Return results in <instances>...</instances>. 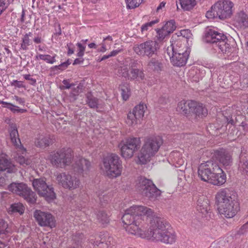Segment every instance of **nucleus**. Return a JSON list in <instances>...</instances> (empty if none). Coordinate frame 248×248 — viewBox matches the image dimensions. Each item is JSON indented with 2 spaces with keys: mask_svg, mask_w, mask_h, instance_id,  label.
I'll use <instances>...</instances> for the list:
<instances>
[{
  "mask_svg": "<svg viewBox=\"0 0 248 248\" xmlns=\"http://www.w3.org/2000/svg\"><path fill=\"white\" fill-rule=\"evenodd\" d=\"M154 215L155 214L150 208L141 205H133L125 210L122 219L128 233L148 238L150 233L149 230L147 231L148 222L151 224Z\"/></svg>",
  "mask_w": 248,
  "mask_h": 248,
  "instance_id": "1",
  "label": "nucleus"
},
{
  "mask_svg": "<svg viewBox=\"0 0 248 248\" xmlns=\"http://www.w3.org/2000/svg\"><path fill=\"white\" fill-rule=\"evenodd\" d=\"M205 42L213 45L215 49L224 55L225 59L235 60L237 58L236 49L228 43V39L224 34L218 32L214 28L206 30L204 36Z\"/></svg>",
  "mask_w": 248,
  "mask_h": 248,
  "instance_id": "2",
  "label": "nucleus"
},
{
  "mask_svg": "<svg viewBox=\"0 0 248 248\" xmlns=\"http://www.w3.org/2000/svg\"><path fill=\"white\" fill-rule=\"evenodd\" d=\"M169 224L163 218L154 215L148 238L153 241L172 244L176 241V234L168 230Z\"/></svg>",
  "mask_w": 248,
  "mask_h": 248,
  "instance_id": "3",
  "label": "nucleus"
},
{
  "mask_svg": "<svg viewBox=\"0 0 248 248\" xmlns=\"http://www.w3.org/2000/svg\"><path fill=\"white\" fill-rule=\"evenodd\" d=\"M198 175L202 180L216 186H221L226 181L225 173L212 161L202 163L199 167Z\"/></svg>",
  "mask_w": 248,
  "mask_h": 248,
  "instance_id": "4",
  "label": "nucleus"
},
{
  "mask_svg": "<svg viewBox=\"0 0 248 248\" xmlns=\"http://www.w3.org/2000/svg\"><path fill=\"white\" fill-rule=\"evenodd\" d=\"M217 209L220 214L227 218L233 217L239 210L238 202L228 188L219 190L216 196Z\"/></svg>",
  "mask_w": 248,
  "mask_h": 248,
  "instance_id": "5",
  "label": "nucleus"
},
{
  "mask_svg": "<svg viewBox=\"0 0 248 248\" xmlns=\"http://www.w3.org/2000/svg\"><path fill=\"white\" fill-rule=\"evenodd\" d=\"M163 144V140L159 137H151L145 140L139 155V159L142 164L150 161L158 151Z\"/></svg>",
  "mask_w": 248,
  "mask_h": 248,
  "instance_id": "6",
  "label": "nucleus"
},
{
  "mask_svg": "<svg viewBox=\"0 0 248 248\" xmlns=\"http://www.w3.org/2000/svg\"><path fill=\"white\" fill-rule=\"evenodd\" d=\"M233 7V3L230 0H218L212 6L211 10L206 12V17L221 19L230 18L232 15Z\"/></svg>",
  "mask_w": 248,
  "mask_h": 248,
  "instance_id": "7",
  "label": "nucleus"
},
{
  "mask_svg": "<svg viewBox=\"0 0 248 248\" xmlns=\"http://www.w3.org/2000/svg\"><path fill=\"white\" fill-rule=\"evenodd\" d=\"M190 53L189 48L184 44L180 46L177 44V47L174 49L173 45L168 46L167 53L169 56L170 62L173 65L181 67L185 65L188 58Z\"/></svg>",
  "mask_w": 248,
  "mask_h": 248,
  "instance_id": "8",
  "label": "nucleus"
},
{
  "mask_svg": "<svg viewBox=\"0 0 248 248\" xmlns=\"http://www.w3.org/2000/svg\"><path fill=\"white\" fill-rule=\"evenodd\" d=\"M136 188L140 194L150 200H155L161 195V191L156 187L152 181L145 177H141L138 179Z\"/></svg>",
  "mask_w": 248,
  "mask_h": 248,
  "instance_id": "9",
  "label": "nucleus"
},
{
  "mask_svg": "<svg viewBox=\"0 0 248 248\" xmlns=\"http://www.w3.org/2000/svg\"><path fill=\"white\" fill-rule=\"evenodd\" d=\"M103 165L107 175L109 178L120 176L122 172V162L116 154H111L104 157Z\"/></svg>",
  "mask_w": 248,
  "mask_h": 248,
  "instance_id": "10",
  "label": "nucleus"
},
{
  "mask_svg": "<svg viewBox=\"0 0 248 248\" xmlns=\"http://www.w3.org/2000/svg\"><path fill=\"white\" fill-rule=\"evenodd\" d=\"M73 158L72 151L71 149H62L56 152H51L48 156V159L52 164L57 167H64L71 163Z\"/></svg>",
  "mask_w": 248,
  "mask_h": 248,
  "instance_id": "11",
  "label": "nucleus"
},
{
  "mask_svg": "<svg viewBox=\"0 0 248 248\" xmlns=\"http://www.w3.org/2000/svg\"><path fill=\"white\" fill-rule=\"evenodd\" d=\"M141 141L139 138H129L122 141L118 145L121 155L124 158L132 157L140 148Z\"/></svg>",
  "mask_w": 248,
  "mask_h": 248,
  "instance_id": "12",
  "label": "nucleus"
},
{
  "mask_svg": "<svg viewBox=\"0 0 248 248\" xmlns=\"http://www.w3.org/2000/svg\"><path fill=\"white\" fill-rule=\"evenodd\" d=\"M8 189L13 193L23 197L31 203H34L36 202L35 194L24 183H13L8 186Z\"/></svg>",
  "mask_w": 248,
  "mask_h": 248,
  "instance_id": "13",
  "label": "nucleus"
},
{
  "mask_svg": "<svg viewBox=\"0 0 248 248\" xmlns=\"http://www.w3.org/2000/svg\"><path fill=\"white\" fill-rule=\"evenodd\" d=\"M158 49L159 46L157 42L151 40L136 44L133 47L134 52L138 55L141 57L146 56L148 58L156 54Z\"/></svg>",
  "mask_w": 248,
  "mask_h": 248,
  "instance_id": "14",
  "label": "nucleus"
},
{
  "mask_svg": "<svg viewBox=\"0 0 248 248\" xmlns=\"http://www.w3.org/2000/svg\"><path fill=\"white\" fill-rule=\"evenodd\" d=\"M32 186L38 194L45 198L47 201H50L56 198L53 188L48 186L42 178L35 179L32 182Z\"/></svg>",
  "mask_w": 248,
  "mask_h": 248,
  "instance_id": "15",
  "label": "nucleus"
},
{
  "mask_svg": "<svg viewBox=\"0 0 248 248\" xmlns=\"http://www.w3.org/2000/svg\"><path fill=\"white\" fill-rule=\"evenodd\" d=\"M56 179L59 185L70 190L76 189L80 185V181L78 178L65 172L58 174Z\"/></svg>",
  "mask_w": 248,
  "mask_h": 248,
  "instance_id": "16",
  "label": "nucleus"
},
{
  "mask_svg": "<svg viewBox=\"0 0 248 248\" xmlns=\"http://www.w3.org/2000/svg\"><path fill=\"white\" fill-rule=\"evenodd\" d=\"M33 216L40 226L49 227L51 228L56 226L55 217L49 212L36 210L34 212Z\"/></svg>",
  "mask_w": 248,
  "mask_h": 248,
  "instance_id": "17",
  "label": "nucleus"
},
{
  "mask_svg": "<svg viewBox=\"0 0 248 248\" xmlns=\"http://www.w3.org/2000/svg\"><path fill=\"white\" fill-rule=\"evenodd\" d=\"M146 107L143 104L136 106L132 112L127 114L126 123L129 125H134L140 122L144 116Z\"/></svg>",
  "mask_w": 248,
  "mask_h": 248,
  "instance_id": "18",
  "label": "nucleus"
},
{
  "mask_svg": "<svg viewBox=\"0 0 248 248\" xmlns=\"http://www.w3.org/2000/svg\"><path fill=\"white\" fill-rule=\"evenodd\" d=\"M9 133L11 141L17 150V154L19 153L22 155L25 154L26 150L21 144L16 124H12L10 125Z\"/></svg>",
  "mask_w": 248,
  "mask_h": 248,
  "instance_id": "19",
  "label": "nucleus"
},
{
  "mask_svg": "<svg viewBox=\"0 0 248 248\" xmlns=\"http://www.w3.org/2000/svg\"><path fill=\"white\" fill-rule=\"evenodd\" d=\"M91 166L90 162L82 157H78L74 159L72 165V170L74 172L78 174L84 175L86 174Z\"/></svg>",
  "mask_w": 248,
  "mask_h": 248,
  "instance_id": "20",
  "label": "nucleus"
},
{
  "mask_svg": "<svg viewBox=\"0 0 248 248\" xmlns=\"http://www.w3.org/2000/svg\"><path fill=\"white\" fill-rule=\"evenodd\" d=\"M176 28L175 22L174 20H170L161 28L156 30L157 40L163 41L165 38L170 35Z\"/></svg>",
  "mask_w": 248,
  "mask_h": 248,
  "instance_id": "21",
  "label": "nucleus"
},
{
  "mask_svg": "<svg viewBox=\"0 0 248 248\" xmlns=\"http://www.w3.org/2000/svg\"><path fill=\"white\" fill-rule=\"evenodd\" d=\"M232 24L238 29L244 30L248 28V14L244 11L237 12L233 17Z\"/></svg>",
  "mask_w": 248,
  "mask_h": 248,
  "instance_id": "22",
  "label": "nucleus"
},
{
  "mask_svg": "<svg viewBox=\"0 0 248 248\" xmlns=\"http://www.w3.org/2000/svg\"><path fill=\"white\" fill-rule=\"evenodd\" d=\"M137 63V62L135 61L131 63L128 79L140 81L144 79L145 75L142 70L135 68Z\"/></svg>",
  "mask_w": 248,
  "mask_h": 248,
  "instance_id": "23",
  "label": "nucleus"
},
{
  "mask_svg": "<svg viewBox=\"0 0 248 248\" xmlns=\"http://www.w3.org/2000/svg\"><path fill=\"white\" fill-rule=\"evenodd\" d=\"M189 105L191 108L190 112L194 113L197 116L202 118L207 115V109L202 104L194 101L190 102Z\"/></svg>",
  "mask_w": 248,
  "mask_h": 248,
  "instance_id": "24",
  "label": "nucleus"
},
{
  "mask_svg": "<svg viewBox=\"0 0 248 248\" xmlns=\"http://www.w3.org/2000/svg\"><path fill=\"white\" fill-rule=\"evenodd\" d=\"M217 159L225 166H229L231 163V156L225 150H220L216 152Z\"/></svg>",
  "mask_w": 248,
  "mask_h": 248,
  "instance_id": "25",
  "label": "nucleus"
},
{
  "mask_svg": "<svg viewBox=\"0 0 248 248\" xmlns=\"http://www.w3.org/2000/svg\"><path fill=\"white\" fill-rule=\"evenodd\" d=\"M169 160L175 165L176 167H179L182 166L184 162V159L182 156V154L177 151H174L170 153L169 155Z\"/></svg>",
  "mask_w": 248,
  "mask_h": 248,
  "instance_id": "26",
  "label": "nucleus"
},
{
  "mask_svg": "<svg viewBox=\"0 0 248 248\" xmlns=\"http://www.w3.org/2000/svg\"><path fill=\"white\" fill-rule=\"evenodd\" d=\"M197 209L203 215L208 213L209 203L208 200L203 196H201L197 201Z\"/></svg>",
  "mask_w": 248,
  "mask_h": 248,
  "instance_id": "27",
  "label": "nucleus"
},
{
  "mask_svg": "<svg viewBox=\"0 0 248 248\" xmlns=\"http://www.w3.org/2000/svg\"><path fill=\"white\" fill-rule=\"evenodd\" d=\"M16 170L15 166L7 159L0 158V172L6 171L7 173H13Z\"/></svg>",
  "mask_w": 248,
  "mask_h": 248,
  "instance_id": "28",
  "label": "nucleus"
},
{
  "mask_svg": "<svg viewBox=\"0 0 248 248\" xmlns=\"http://www.w3.org/2000/svg\"><path fill=\"white\" fill-rule=\"evenodd\" d=\"M52 142V140L49 136L40 135L35 141L37 147L43 148L48 146Z\"/></svg>",
  "mask_w": 248,
  "mask_h": 248,
  "instance_id": "29",
  "label": "nucleus"
},
{
  "mask_svg": "<svg viewBox=\"0 0 248 248\" xmlns=\"http://www.w3.org/2000/svg\"><path fill=\"white\" fill-rule=\"evenodd\" d=\"M147 68L149 71L159 72L162 70V64L160 60L152 58L148 62Z\"/></svg>",
  "mask_w": 248,
  "mask_h": 248,
  "instance_id": "30",
  "label": "nucleus"
},
{
  "mask_svg": "<svg viewBox=\"0 0 248 248\" xmlns=\"http://www.w3.org/2000/svg\"><path fill=\"white\" fill-rule=\"evenodd\" d=\"M191 102H194V101H181L178 103L176 110L179 112H182L185 114L190 112L191 108L189 107V104Z\"/></svg>",
  "mask_w": 248,
  "mask_h": 248,
  "instance_id": "31",
  "label": "nucleus"
},
{
  "mask_svg": "<svg viewBox=\"0 0 248 248\" xmlns=\"http://www.w3.org/2000/svg\"><path fill=\"white\" fill-rule=\"evenodd\" d=\"M57 54H53L52 56L48 54H38L35 56V60H41L47 63L53 64L56 62Z\"/></svg>",
  "mask_w": 248,
  "mask_h": 248,
  "instance_id": "32",
  "label": "nucleus"
},
{
  "mask_svg": "<svg viewBox=\"0 0 248 248\" xmlns=\"http://www.w3.org/2000/svg\"><path fill=\"white\" fill-rule=\"evenodd\" d=\"M181 8L184 11H190L196 5V0H178Z\"/></svg>",
  "mask_w": 248,
  "mask_h": 248,
  "instance_id": "33",
  "label": "nucleus"
},
{
  "mask_svg": "<svg viewBox=\"0 0 248 248\" xmlns=\"http://www.w3.org/2000/svg\"><path fill=\"white\" fill-rule=\"evenodd\" d=\"M0 104L6 105L4 107L9 109L13 113H23L27 112V111L26 109L19 108L17 106L2 100H0Z\"/></svg>",
  "mask_w": 248,
  "mask_h": 248,
  "instance_id": "34",
  "label": "nucleus"
},
{
  "mask_svg": "<svg viewBox=\"0 0 248 248\" xmlns=\"http://www.w3.org/2000/svg\"><path fill=\"white\" fill-rule=\"evenodd\" d=\"M7 223L3 219L0 220V237L4 238V235L10 233Z\"/></svg>",
  "mask_w": 248,
  "mask_h": 248,
  "instance_id": "35",
  "label": "nucleus"
},
{
  "mask_svg": "<svg viewBox=\"0 0 248 248\" xmlns=\"http://www.w3.org/2000/svg\"><path fill=\"white\" fill-rule=\"evenodd\" d=\"M9 211L12 213H18L22 215L24 212V207L21 203H15L11 205Z\"/></svg>",
  "mask_w": 248,
  "mask_h": 248,
  "instance_id": "36",
  "label": "nucleus"
},
{
  "mask_svg": "<svg viewBox=\"0 0 248 248\" xmlns=\"http://www.w3.org/2000/svg\"><path fill=\"white\" fill-rule=\"evenodd\" d=\"M86 97L87 104L90 108H95L97 107L98 100L96 98L93 97L90 93H88Z\"/></svg>",
  "mask_w": 248,
  "mask_h": 248,
  "instance_id": "37",
  "label": "nucleus"
},
{
  "mask_svg": "<svg viewBox=\"0 0 248 248\" xmlns=\"http://www.w3.org/2000/svg\"><path fill=\"white\" fill-rule=\"evenodd\" d=\"M98 220L103 224L109 222V217L104 211H99L96 215Z\"/></svg>",
  "mask_w": 248,
  "mask_h": 248,
  "instance_id": "38",
  "label": "nucleus"
},
{
  "mask_svg": "<svg viewBox=\"0 0 248 248\" xmlns=\"http://www.w3.org/2000/svg\"><path fill=\"white\" fill-rule=\"evenodd\" d=\"M120 90L121 91V94L123 99L126 101L127 100L130 96V89L127 85H122L120 86Z\"/></svg>",
  "mask_w": 248,
  "mask_h": 248,
  "instance_id": "39",
  "label": "nucleus"
},
{
  "mask_svg": "<svg viewBox=\"0 0 248 248\" xmlns=\"http://www.w3.org/2000/svg\"><path fill=\"white\" fill-rule=\"evenodd\" d=\"M126 7L128 9H134L142 3V0H125Z\"/></svg>",
  "mask_w": 248,
  "mask_h": 248,
  "instance_id": "40",
  "label": "nucleus"
},
{
  "mask_svg": "<svg viewBox=\"0 0 248 248\" xmlns=\"http://www.w3.org/2000/svg\"><path fill=\"white\" fill-rule=\"evenodd\" d=\"M14 0H0V16Z\"/></svg>",
  "mask_w": 248,
  "mask_h": 248,
  "instance_id": "41",
  "label": "nucleus"
},
{
  "mask_svg": "<svg viewBox=\"0 0 248 248\" xmlns=\"http://www.w3.org/2000/svg\"><path fill=\"white\" fill-rule=\"evenodd\" d=\"M106 239L101 238L100 240H97L96 241H93V240H91L90 242L94 246L98 247V248H108L107 244L105 243Z\"/></svg>",
  "mask_w": 248,
  "mask_h": 248,
  "instance_id": "42",
  "label": "nucleus"
},
{
  "mask_svg": "<svg viewBox=\"0 0 248 248\" xmlns=\"http://www.w3.org/2000/svg\"><path fill=\"white\" fill-rule=\"evenodd\" d=\"M31 40L27 35H24L22 38V43H21V48L24 50L28 49V46L31 45Z\"/></svg>",
  "mask_w": 248,
  "mask_h": 248,
  "instance_id": "43",
  "label": "nucleus"
},
{
  "mask_svg": "<svg viewBox=\"0 0 248 248\" xmlns=\"http://www.w3.org/2000/svg\"><path fill=\"white\" fill-rule=\"evenodd\" d=\"M158 22V20L156 19L142 25L141 27V31L143 32V31H148L149 29L151 28L154 25L157 23Z\"/></svg>",
  "mask_w": 248,
  "mask_h": 248,
  "instance_id": "44",
  "label": "nucleus"
},
{
  "mask_svg": "<svg viewBox=\"0 0 248 248\" xmlns=\"http://www.w3.org/2000/svg\"><path fill=\"white\" fill-rule=\"evenodd\" d=\"M77 46L78 47L77 56L78 57H82L84 55V52L85 51L86 46L85 45H83L81 43H78L77 44Z\"/></svg>",
  "mask_w": 248,
  "mask_h": 248,
  "instance_id": "45",
  "label": "nucleus"
},
{
  "mask_svg": "<svg viewBox=\"0 0 248 248\" xmlns=\"http://www.w3.org/2000/svg\"><path fill=\"white\" fill-rule=\"evenodd\" d=\"M17 161L24 166H28L31 164V160L25 158L23 155H19L16 158Z\"/></svg>",
  "mask_w": 248,
  "mask_h": 248,
  "instance_id": "46",
  "label": "nucleus"
},
{
  "mask_svg": "<svg viewBox=\"0 0 248 248\" xmlns=\"http://www.w3.org/2000/svg\"><path fill=\"white\" fill-rule=\"evenodd\" d=\"M119 74L122 77L129 78L130 73L128 72V68L126 66H123L120 68L118 70Z\"/></svg>",
  "mask_w": 248,
  "mask_h": 248,
  "instance_id": "47",
  "label": "nucleus"
},
{
  "mask_svg": "<svg viewBox=\"0 0 248 248\" xmlns=\"http://www.w3.org/2000/svg\"><path fill=\"white\" fill-rule=\"evenodd\" d=\"M102 238L106 239L105 242L106 244H107L108 248H109V247L111 248L112 246H114L115 242L112 237L109 236H105L102 237Z\"/></svg>",
  "mask_w": 248,
  "mask_h": 248,
  "instance_id": "48",
  "label": "nucleus"
},
{
  "mask_svg": "<svg viewBox=\"0 0 248 248\" xmlns=\"http://www.w3.org/2000/svg\"><path fill=\"white\" fill-rule=\"evenodd\" d=\"M70 64L69 60L67 61L63 62L59 65H56L54 67V68L60 70H63L65 69Z\"/></svg>",
  "mask_w": 248,
  "mask_h": 248,
  "instance_id": "49",
  "label": "nucleus"
},
{
  "mask_svg": "<svg viewBox=\"0 0 248 248\" xmlns=\"http://www.w3.org/2000/svg\"><path fill=\"white\" fill-rule=\"evenodd\" d=\"M62 83L63 85L62 87V89H69L71 88H72L75 85L74 83H70L69 79H64L62 81Z\"/></svg>",
  "mask_w": 248,
  "mask_h": 248,
  "instance_id": "50",
  "label": "nucleus"
},
{
  "mask_svg": "<svg viewBox=\"0 0 248 248\" xmlns=\"http://www.w3.org/2000/svg\"><path fill=\"white\" fill-rule=\"evenodd\" d=\"M181 35L186 39H189L191 37L192 34L189 30H183L180 31Z\"/></svg>",
  "mask_w": 248,
  "mask_h": 248,
  "instance_id": "51",
  "label": "nucleus"
},
{
  "mask_svg": "<svg viewBox=\"0 0 248 248\" xmlns=\"http://www.w3.org/2000/svg\"><path fill=\"white\" fill-rule=\"evenodd\" d=\"M82 86L80 84L78 85L76 87L73 86L72 88V93L74 95H77L79 93L81 92Z\"/></svg>",
  "mask_w": 248,
  "mask_h": 248,
  "instance_id": "52",
  "label": "nucleus"
},
{
  "mask_svg": "<svg viewBox=\"0 0 248 248\" xmlns=\"http://www.w3.org/2000/svg\"><path fill=\"white\" fill-rule=\"evenodd\" d=\"M66 48L68 49V51H67L68 55L70 56L74 53L75 46H74V45L72 43H70L69 44H67V46H66Z\"/></svg>",
  "mask_w": 248,
  "mask_h": 248,
  "instance_id": "53",
  "label": "nucleus"
},
{
  "mask_svg": "<svg viewBox=\"0 0 248 248\" xmlns=\"http://www.w3.org/2000/svg\"><path fill=\"white\" fill-rule=\"evenodd\" d=\"M13 99L15 100L18 104L23 106L25 105V99L24 98L20 97L16 95H15L13 96Z\"/></svg>",
  "mask_w": 248,
  "mask_h": 248,
  "instance_id": "54",
  "label": "nucleus"
},
{
  "mask_svg": "<svg viewBox=\"0 0 248 248\" xmlns=\"http://www.w3.org/2000/svg\"><path fill=\"white\" fill-rule=\"evenodd\" d=\"M224 118L228 124H231L232 125H234L235 124V122L232 118V115L224 116Z\"/></svg>",
  "mask_w": 248,
  "mask_h": 248,
  "instance_id": "55",
  "label": "nucleus"
},
{
  "mask_svg": "<svg viewBox=\"0 0 248 248\" xmlns=\"http://www.w3.org/2000/svg\"><path fill=\"white\" fill-rule=\"evenodd\" d=\"M101 47L100 48L98 49L97 51L98 52H102V53L106 52L107 51V49L106 48L105 43L104 42H102L101 44Z\"/></svg>",
  "mask_w": 248,
  "mask_h": 248,
  "instance_id": "56",
  "label": "nucleus"
},
{
  "mask_svg": "<svg viewBox=\"0 0 248 248\" xmlns=\"http://www.w3.org/2000/svg\"><path fill=\"white\" fill-rule=\"evenodd\" d=\"M14 82L16 83V86L17 88H22L24 87V85L23 84V82L21 81H18L17 80H14Z\"/></svg>",
  "mask_w": 248,
  "mask_h": 248,
  "instance_id": "57",
  "label": "nucleus"
},
{
  "mask_svg": "<svg viewBox=\"0 0 248 248\" xmlns=\"http://www.w3.org/2000/svg\"><path fill=\"white\" fill-rule=\"evenodd\" d=\"M98 197H99L100 202L102 203H103V202H105V201H107L108 196L106 195H104L103 196L98 195Z\"/></svg>",
  "mask_w": 248,
  "mask_h": 248,
  "instance_id": "58",
  "label": "nucleus"
},
{
  "mask_svg": "<svg viewBox=\"0 0 248 248\" xmlns=\"http://www.w3.org/2000/svg\"><path fill=\"white\" fill-rule=\"evenodd\" d=\"M240 126L243 127V130L245 132H247L248 131V124L244 122H242Z\"/></svg>",
  "mask_w": 248,
  "mask_h": 248,
  "instance_id": "59",
  "label": "nucleus"
},
{
  "mask_svg": "<svg viewBox=\"0 0 248 248\" xmlns=\"http://www.w3.org/2000/svg\"><path fill=\"white\" fill-rule=\"evenodd\" d=\"M121 51V50H113L112 51H111L109 53V56H110V57H111L115 56L116 55H117L119 52H120Z\"/></svg>",
  "mask_w": 248,
  "mask_h": 248,
  "instance_id": "60",
  "label": "nucleus"
},
{
  "mask_svg": "<svg viewBox=\"0 0 248 248\" xmlns=\"http://www.w3.org/2000/svg\"><path fill=\"white\" fill-rule=\"evenodd\" d=\"M6 184V179L5 178L0 176V186H3Z\"/></svg>",
  "mask_w": 248,
  "mask_h": 248,
  "instance_id": "61",
  "label": "nucleus"
},
{
  "mask_svg": "<svg viewBox=\"0 0 248 248\" xmlns=\"http://www.w3.org/2000/svg\"><path fill=\"white\" fill-rule=\"evenodd\" d=\"M83 61H84L83 59L81 60L80 59L77 58L74 60L73 64L76 65V64L81 63L83 62Z\"/></svg>",
  "mask_w": 248,
  "mask_h": 248,
  "instance_id": "62",
  "label": "nucleus"
},
{
  "mask_svg": "<svg viewBox=\"0 0 248 248\" xmlns=\"http://www.w3.org/2000/svg\"><path fill=\"white\" fill-rule=\"evenodd\" d=\"M166 4L165 2H162L160 3L159 5L157 7L156 10L157 11H159V10L161 9L163 7H165V5Z\"/></svg>",
  "mask_w": 248,
  "mask_h": 248,
  "instance_id": "63",
  "label": "nucleus"
},
{
  "mask_svg": "<svg viewBox=\"0 0 248 248\" xmlns=\"http://www.w3.org/2000/svg\"><path fill=\"white\" fill-rule=\"evenodd\" d=\"M33 41L34 43L39 44L41 43V38L40 37H36L34 38Z\"/></svg>",
  "mask_w": 248,
  "mask_h": 248,
  "instance_id": "64",
  "label": "nucleus"
}]
</instances>
